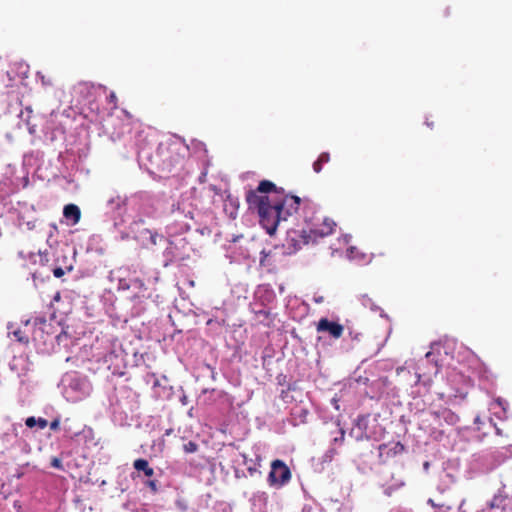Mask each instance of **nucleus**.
Listing matches in <instances>:
<instances>
[{
    "mask_svg": "<svg viewBox=\"0 0 512 512\" xmlns=\"http://www.w3.org/2000/svg\"><path fill=\"white\" fill-rule=\"evenodd\" d=\"M60 298H61L60 293H59V292H57V293L55 294V296H54V300H55V301H59V300H60Z\"/></svg>",
    "mask_w": 512,
    "mask_h": 512,
    "instance_id": "obj_34",
    "label": "nucleus"
},
{
    "mask_svg": "<svg viewBox=\"0 0 512 512\" xmlns=\"http://www.w3.org/2000/svg\"><path fill=\"white\" fill-rule=\"evenodd\" d=\"M176 506L181 512H186L188 510V504L184 499H177Z\"/></svg>",
    "mask_w": 512,
    "mask_h": 512,
    "instance_id": "obj_20",
    "label": "nucleus"
},
{
    "mask_svg": "<svg viewBox=\"0 0 512 512\" xmlns=\"http://www.w3.org/2000/svg\"><path fill=\"white\" fill-rule=\"evenodd\" d=\"M248 472L251 478H258L261 476V472L257 467H248Z\"/></svg>",
    "mask_w": 512,
    "mask_h": 512,
    "instance_id": "obj_21",
    "label": "nucleus"
},
{
    "mask_svg": "<svg viewBox=\"0 0 512 512\" xmlns=\"http://www.w3.org/2000/svg\"><path fill=\"white\" fill-rule=\"evenodd\" d=\"M474 422H475L476 424H477V423H480V419H479V417H476Z\"/></svg>",
    "mask_w": 512,
    "mask_h": 512,
    "instance_id": "obj_38",
    "label": "nucleus"
},
{
    "mask_svg": "<svg viewBox=\"0 0 512 512\" xmlns=\"http://www.w3.org/2000/svg\"><path fill=\"white\" fill-rule=\"evenodd\" d=\"M172 431H173L172 429H168V430H166L165 434L169 435L170 433H172Z\"/></svg>",
    "mask_w": 512,
    "mask_h": 512,
    "instance_id": "obj_37",
    "label": "nucleus"
},
{
    "mask_svg": "<svg viewBox=\"0 0 512 512\" xmlns=\"http://www.w3.org/2000/svg\"><path fill=\"white\" fill-rule=\"evenodd\" d=\"M478 512H512V482H503L487 506Z\"/></svg>",
    "mask_w": 512,
    "mask_h": 512,
    "instance_id": "obj_5",
    "label": "nucleus"
},
{
    "mask_svg": "<svg viewBox=\"0 0 512 512\" xmlns=\"http://www.w3.org/2000/svg\"><path fill=\"white\" fill-rule=\"evenodd\" d=\"M51 465L55 468H62V462L58 458H53L51 461Z\"/></svg>",
    "mask_w": 512,
    "mask_h": 512,
    "instance_id": "obj_25",
    "label": "nucleus"
},
{
    "mask_svg": "<svg viewBox=\"0 0 512 512\" xmlns=\"http://www.w3.org/2000/svg\"><path fill=\"white\" fill-rule=\"evenodd\" d=\"M343 438H344V431L341 430V439H343Z\"/></svg>",
    "mask_w": 512,
    "mask_h": 512,
    "instance_id": "obj_39",
    "label": "nucleus"
},
{
    "mask_svg": "<svg viewBox=\"0 0 512 512\" xmlns=\"http://www.w3.org/2000/svg\"><path fill=\"white\" fill-rule=\"evenodd\" d=\"M336 223L330 218H323L322 223L310 229V236L325 237L333 233Z\"/></svg>",
    "mask_w": 512,
    "mask_h": 512,
    "instance_id": "obj_8",
    "label": "nucleus"
},
{
    "mask_svg": "<svg viewBox=\"0 0 512 512\" xmlns=\"http://www.w3.org/2000/svg\"><path fill=\"white\" fill-rule=\"evenodd\" d=\"M248 210L256 213L260 225L269 235H274L280 222L286 221L300 207L298 196L285 194L269 180H262L255 189L245 193Z\"/></svg>",
    "mask_w": 512,
    "mask_h": 512,
    "instance_id": "obj_1",
    "label": "nucleus"
},
{
    "mask_svg": "<svg viewBox=\"0 0 512 512\" xmlns=\"http://www.w3.org/2000/svg\"><path fill=\"white\" fill-rule=\"evenodd\" d=\"M211 512H232V507L227 502H216Z\"/></svg>",
    "mask_w": 512,
    "mask_h": 512,
    "instance_id": "obj_18",
    "label": "nucleus"
},
{
    "mask_svg": "<svg viewBox=\"0 0 512 512\" xmlns=\"http://www.w3.org/2000/svg\"><path fill=\"white\" fill-rule=\"evenodd\" d=\"M58 425H59L58 421H53L51 423V429H56L58 427Z\"/></svg>",
    "mask_w": 512,
    "mask_h": 512,
    "instance_id": "obj_33",
    "label": "nucleus"
},
{
    "mask_svg": "<svg viewBox=\"0 0 512 512\" xmlns=\"http://www.w3.org/2000/svg\"><path fill=\"white\" fill-rule=\"evenodd\" d=\"M141 500L140 497L138 496H134L131 498V500H129L127 503L124 504V507L126 509H130L131 511H135V512H148L149 511V508L147 506L146 503H140L139 505H137L134 500Z\"/></svg>",
    "mask_w": 512,
    "mask_h": 512,
    "instance_id": "obj_12",
    "label": "nucleus"
},
{
    "mask_svg": "<svg viewBox=\"0 0 512 512\" xmlns=\"http://www.w3.org/2000/svg\"><path fill=\"white\" fill-rule=\"evenodd\" d=\"M108 99H109V102H110V103H113V104H114V107H115V106H116V102H117V97H116V95H115V93H114V92H111V93H110V95H109Z\"/></svg>",
    "mask_w": 512,
    "mask_h": 512,
    "instance_id": "obj_27",
    "label": "nucleus"
},
{
    "mask_svg": "<svg viewBox=\"0 0 512 512\" xmlns=\"http://www.w3.org/2000/svg\"><path fill=\"white\" fill-rule=\"evenodd\" d=\"M133 467L137 472H143L145 477H152L154 475V470L149 466V463L145 459H137L133 463Z\"/></svg>",
    "mask_w": 512,
    "mask_h": 512,
    "instance_id": "obj_11",
    "label": "nucleus"
},
{
    "mask_svg": "<svg viewBox=\"0 0 512 512\" xmlns=\"http://www.w3.org/2000/svg\"><path fill=\"white\" fill-rule=\"evenodd\" d=\"M143 487L140 488V493L143 494V500L148 499L147 494H155L157 492V482H141Z\"/></svg>",
    "mask_w": 512,
    "mask_h": 512,
    "instance_id": "obj_15",
    "label": "nucleus"
},
{
    "mask_svg": "<svg viewBox=\"0 0 512 512\" xmlns=\"http://www.w3.org/2000/svg\"><path fill=\"white\" fill-rule=\"evenodd\" d=\"M330 161V154L323 152L319 155L318 159L313 163V170L316 173H320L323 169V165Z\"/></svg>",
    "mask_w": 512,
    "mask_h": 512,
    "instance_id": "obj_13",
    "label": "nucleus"
},
{
    "mask_svg": "<svg viewBox=\"0 0 512 512\" xmlns=\"http://www.w3.org/2000/svg\"><path fill=\"white\" fill-rule=\"evenodd\" d=\"M403 512H410V511L405 510V511H403Z\"/></svg>",
    "mask_w": 512,
    "mask_h": 512,
    "instance_id": "obj_42",
    "label": "nucleus"
},
{
    "mask_svg": "<svg viewBox=\"0 0 512 512\" xmlns=\"http://www.w3.org/2000/svg\"><path fill=\"white\" fill-rule=\"evenodd\" d=\"M67 333L65 331L61 332L59 335H57L56 339L58 341V343H60L62 341V338L65 337L67 338Z\"/></svg>",
    "mask_w": 512,
    "mask_h": 512,
    "instance_id": "obj_30",
    "label": "nucleus"
},
{
    "mask_svg": "<svg viewBox=\"0 0 512 512\" xmlns=\"http://www.w3.org/2000/svg\"><path fill=\"white\" fill-rule=\"evenodd\" d=\"M250 502L252 512H268V496L266 492H256L250 499Z\"/></svg>",
    "mask_w": 512,
    "mask_h": 512,
    "instance_id": "obj_9",
    "label": "nucleus"
},
{
    "mask_svg": "<svg viewBox=\"0 0 512 512\" xmlns=\"http://www.w3.org/2000/svg\"><path fill=\"white\" fill-rule=\"evenodd\" d=\"M302 512H315V510L312 507L304 506Z\"/></svg>",
    "mask_w": 512,
    "mask_h": 512,
    "instance_id": "obj_31",
    "label": "nucleus"
},
{
    "mask_svg": "<svg viewBox=\"0 0 512 512\" xmlns=\"http://www.w3.org/2000/svg\"><path fill=\"white\" fill-rule=\"evenodd\" d=\"M63 215L66 219L72 220V224L75 225L80 221L81 211L77 205L68 204L63 209Z\"/></svg>",
    "mask_w": 512,
    "mask_h": 512,
    "instance_id": "obj_10",
    "label": "nucleus"
},
{
    "mask_svg": "<svg viewBox=\"0 0 512 512\" xmlns=\"http://www.w3.org/2000/svg\"><path fill=\"white\" fill-rule=\"evenodd\" d=\"M36 425H38L40 429H44L47 427L48 421L44 418H39V419H37Z\"/></svg>",
    "mask_w": 512,
    "mask_h": 512,
    "instance_id": "obj_24",
    "label": "nucleus"
},
{
    "mask_svg": "<svg viewBox=\"0 0 512 512\" xmlns=\"http://www.w3.org/2000/svg\"><path fill=\"white\" fill-rule=\"evenodd\" d=\"M127 488H128V487H125V488H124V487H121V488H120V490H121V492H123V491H124V490H126Z\"/></svg>",
    "mask_w": 512,
    "mask_h": 512,
    "instance_id": "obj_40",
    "label": "nucleus"
},
{
    "mask_svg": "<svg viewBox=\"0 0 512 512\" xmlns=\"http://www.w3.org/2000/svg\"><path fill=\"white\" fill-rule=\"evenodd\" d=\"M1 493H2V492L0 491V494H1Z\"/></svg>",
    "mask_w": 512,
    "mask_h": 512,
    "instance_id": "obj_44",
    "label": "nucleus"
},
{
    "mask_svg": "<svg viewBox=\"0 0 512 512\" xmlns=\"http://www.w3.org/2000/svg\"><path fill=\"white\" fill-rule=\"evenodd\" d=\"M155 238H156V235H152L151 240H152V243H153V244H155V243H156Z\"/></svg>",
    "mask_w": 512,
    "mask_h": 512,
    "instance_id": "obj_35",
    "label": "nucleus"
},
{
    "mask_svg": "<svg viewBox=\"0 0 512 512\" xmlns=\"http://www.w3.org/2000/svg\"><path fill=\"white\" fill-rule=\"evenodd\" d=\"M429 467H430V462L425 461V462L423 463V468H424V470H425V471H427V470L429 469Z\"/></svg>",
    "mask_w": 512,
    "mask_h": 512,
    "instance_id": "obj_32",
    "label": "nucleus"
},
{
    "mask_svg": "<svg viewBox=\"0 0 512 512\" xmlns=\"http://www.w3.org/2000/svg\"><path fill=\"white\" fill-rule=\"evenodd\" d=\"M459 512H464V511H462V509H461V510H459Z\"/></svg>",
    "mask_w": 512,
    "mask_h": 512,
    "instance_id": "obj_43",
    "label": "nucleus"
},
{
    "mask_svg": "<svg viewBox=\"0 0 512 512\" xmlns=\"http://www.w3.org/2000/svg\"><path fill=\"white\" fill-rule=\"evenodd\" d=\"M106 483H107V482L102 481V482H101V484L99 485V487H100V486H102V485H105Z\"/></svg>",
    "mask_w": 512,
    "mask_h": 512,
    "instance_id": "obj_41",
    "label": "nucleus"
},
{
    "mask_svg": "<svg viewBox=\"0 0 512 512\" xmlns=\"http://www.w3.org/2000/svg\"><path fill=\"white\" fill-rule=\"evenodd\" d=\"M20 333H21L20 331H16V332H14L15 336H17V337H21V334H20Z\"/></svg>",
    "mask_w": 512,
    "mask_h": 512,
    "instance_id": "obj_36",
    "label": "nucleus"
},
{
    "mask_svg": "<svg viewBox=\"0 0 512 512\" xmlns=\"http://www.w3.org/2000/svg\"><path fill=\"white\" fill-rule=\"evenodd\" d=\"M94 485L95 482H79V484L75 487L73 504L76 509L80 512H95L96 511V500L93 496L94 494Z\"/></svg>",
    "mask_w": 512,
    "mask_h": 512,
    "instance_id": "obj_4",
    "label": "nucleus"
},
{
    "mask_svg": "<svg viewBox=\"0 0 512 512\" xmlns=\"http://www.w3.org/2000/svg\"><path fill=\"white\" fill-rule=\"evenodd\" d=\"M318 332H327L331 337L339 339L342 337L344 327L338 322L330 321L327 318H321L316 326Z\"/></svg>",
    "mask_w": 512,
    "mask_h": 512,
    "instance_id": "obj_6",
    "label": "nucleus"
},
{
    "mask_svg": "<svg viewBox=\"0 0 512 512\" xmlns=\"http://www.w3.org/2000/svg\"><path fill=\"white\" fill-rule=\"evenodd\" d=\"M341 490L343 491L342 499H345L346 496L350 495V492L352 491V484L351 482H346L343 487H341Z\"/></svg>",
    "mask_w": 512,
    "mask_h": 512,
    "instance_id": "obj_19",
    "label": "nucleus"
},
{
    "mask_svg": "<svg viewBox=\"0 0 512 512\" xmlns=\"http://www.w3.org/2000/svg\"><path fill=\"white\" fill-rule=\"evenodd\" d=\"M66 273V271L62 268V267H55L53 269V275L56 277V278H61L62 276H64Z\"/></svg>",
    "mask_w": 512,
    "mask_h": 512,
    "instance_id": "obj_22",
    "label": "nucleus"
},
{
    "mask_svg": "<svg viewBox=\"0 0 512 512\" xmlns=\"http://www.w3.org/2000/svg\"><path fill=\"white\" fill-rule=\"evenodd\" d=\"M404 485V482L394 483L391 485L382 484L381 488L386 496H391L395 491L399 490Z\"/></svg>",
    "mask_w": 512,
    "mask_h": 512,
    "instance_id": "obj_17",
    "label": "nucleus"
},
{
    "mask_svg": "<svg viewBox=\"0 0 512 512\" xmlns=\"http://www.w3.org/2000/svg\"><path fill=\"white\" fill-rule=\"evenodd\" d=\"M465 501V497L453 483L439 482L434 495L427 499V504L434 509L450 512L456 505H458V510H461Z\"/></svg>",
    "mask_w": 512,
    "mask_h": 512,
    "instance_id": "obj_2",
    "label": "nucleus"
},
{
    "mask_svg": "<svg viewBox=\"0 0 512 512\" xmlns=\"http://www.w3.org/2000/svg\"><path fill=\"white\" fill-rule=\"evenodd\" d=\"M290 478L291 470L282 460L272 461L268 480H290Z\"/></svg>",
    "mask_w": 512,
    "mask_h": 512,
    "instance_id": "obj_7",
    "label": "nucleus"
},
{
    "mask_svg": "<svg viewBox=\"0 0 512 512\" xmlns=\"http://www.w3.org/2000/svg\"><path fill=\"white\" fill-rule=\"evenodd\" d=\"M287 482H270V486L275 489H280L286 484Z\"/></svg>",
    "mask_w": 512,
    "mask_h": 512,
    "instance_id": "obj_26",
    "label": "nucleus"
},
{
    "mask_svg": "<svg viewBox=\"0 0 512 512\" xmlns=\"http://www.w3.org/2000/svg\"><path fill=\"white\" fill-rule=\"evenodd\" d=\"M182 450L186 454H194L199 451V444L194 440L185 441L183 438Z\"/></svg>",
    "mask_w": 512,
    "mask_h": 512,
    "instance_id": "obj_14",
    "label": "nucleus"
},
{
    "mask_svg": "<svg viewBox=\"0 0 512 512\" xmlns=\"http://www.w3.org/2000/svg\"><path fill=\"white\" fill-rule=\"evenodd\" d=\"M34 323L35 324H45L46 323V319H45V317H36L35 320H34Z\"/></svg>",
    "mask_w": 512,
    "mask_h": 512,
    "instance_id": "obj_29",
    "label": "nucleus"
},
{
    "mask_svg": "<svg viewBox=\"0 0 512 512\" xmlns=\"http://www.w3.org/2000/svg\"><path fill=\"white\" fill-rule=\"evenodd\" d=\"M25 424L27 427L33 428L37 424V419H35V417H28L25 421Z\"/></svg>",
    "mask_w": 512,
    "mask_h": 512,
    "instance_id": "obj_23",
    "label": "nucleus"
},
{
    "mask_svg": "<svg viewBox=\"0 0 512 512\" xmlns=\"http://www.w3.org/2000/svg\"><path fill=\"white\" fill-rule=\"evenodd\" d=\"M404 450V445L401 444L400 442H397L394 446V451L395 453L397 452H402Z\"/></svg>",
    "mask_w": 512,
    "mask_h": 512,
    "instance_id": "obj_28",
    "label": "nucleus"
},
{
    "mask_svg": "<svg viewBox=\"0 0 512 512\" xmlns=\"http://www.w3.org/2000/svg\"><path fill=\"white\" fill-rule=\"evenodd\" d=\"M459 422V416L451 409L441 407L438 410H431L423 414L421 428L428 431L435 439L443 436L444 425L454 426Z\"/></svg>",
    "mask_w": 512,
    "mask_h": 512,
    "instance_id": "obj_3",
    "label": "nucleus"
},
{
    "mask_svg": "<svg viewBox=\"0 0 512 512\" xmlns=\"http://www.w3.org/2000/svg\"><path fill=\"white\" fill-rule=\"evenodd\" d=\"M360 301L365 308H369L371 311L377 312L380 310V307L368 295H362Z\"/></svg>",
    "mask_w": 512,
    "mask_h": 512,
    "instance_id": "obj_16",
    "label": "nucleus"
}]
</instances>
